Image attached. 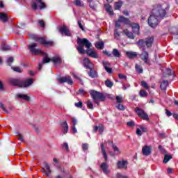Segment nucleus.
I'll return each instance as SVG.
<instances>
[{
    "mask_svg": "<svg viewBox=\"0 0 178 178\" xmlns=\"http://www.w3.org/2000/svg\"><path fill=\"white\" fill-rule=\"evenodd\" d=\"M75 106L76 108H82L83 107V102H79L75 103Z\"/></svg>",
    "mask_w": 178,
    "mask_h": 178,
    "instance_id": "obj_54",
    "label": "nucleus"
},
{
    "mask_svg": "<svg viewBox=\"0 0 178 178\" xmlns=\"http://www.w3.org/2000/svg\"><path fill=\"white\" fill-rule=\"evenodd\" d=\"M122 6H123V1H119L115 3L114 8L115 9V10H119V9L121 8Z\"/></svg>",
    "mask_w": 178,
    "mask_h": 178,
    "instance_id": "obj_32",
    "label": "nucleus"
},
{
    "mask_svg": "<svg viewBox=\"0 0 178 178\" xmlns=\"http://www.w3.org/2000/svg\"><path fill=\"white\" fill-rule=\"evenodd\" d=\"M86 105L88 108V109H94V104H92V102L90 100H88L87 102H86Z\"/></svg>",
    "mask_w": 178,
    "mask_h": 178,
    "instance_id": "obj_43",
    "label": "nucleus"
},
{
    "mask_svg": "<svg viewBox=\"0 0 178 178\" xmlns=\"http://www.w3.org/2000/svg\"><path fill=\"white\" fill-rule=\"evenodd\" d=\"M126 55L129 59H133L137 57V53L134 51H127Z\"/></svg>",
    "mask_w": 178,
    "mask_h": 178,
    "instance_id": "obj_24",
    "label": "nucleus"
},
{
    "mask_svg": "<svg viewBox=\"0 0 178 178\" xmlns=\"http://www.w3.org/2000/svg\"><path fill=\"white\" fill-rule=\"evenodd\" d=\"M72 126H76V124H77V120L74 118H72Z\"/></svg>",
    "mask_w": 178,
    "mask_h": 178,
    "instance_id": "obj_58",
    "label": "nucleus"
},
{
    "mask_svg": "<svg viewBox=\"0 0 178 178\" xmlns=\"http://www.w3.org/2000/svg\"><path fill=\"white\" fill-rule=\"evenodd\" d=\"M59 31L63 35H66V37H72V32L70 31L69 28H67V26L65 25L60 27Z\"/></svg>",
    "mask_w": 178,
    "mask_h": 178,
    "instance_id": "obj_10",
    "label": "nucleus"
},
{
    "mask_svg": "<svg viewBox=\"0 0 178 178\" xmlns=\"http://www.w3.org/2000/svg\"><path fill=\"white\" fill-rule=\"evenodd\" d=\"M101 149H102V152L103 154V158H104L105 161H108V154H106V152L105 151V149L104 148V143L101 144Z\"/></svg>",
    "mask_w": 178,
    "mask_h": 178,
    "instance_id": "obj_29",
    "label": "nucleus"
},
{
    "mask_svg": "<svg viewBox=\"0 0 178 178\" xmlns=\"http://www.w3.org/2000/svg\"><path fill=\"white\" fill-rule=\"evenodd\" d=\"M119 20L121 23H124V24H128L130 26V20L129 19L123 17V16H120Z\"/></svg>",
    "mask_w": 178,
    "mask_h": 178,
    "instance_id": "obj_25",
    "label": "nucleus"
},
{
    "mask_svg": "<svg viewBox=\"0 0 178 178\" xmlns=\"http://www.w3.org/2000/svg\"><path fill=\"white\" fill-rule=\"evenodd\" d=\"M138 47H139V48H145V46L147 48H151V47H152V44H154V37L151 36V37H148L145 39V40H139L138 42H136Z\"/></svg>",
    "mask_w": 178,
    "mask_h": 178,
    "instance_id": "obj_6",
    "label": "nucleus"
},
{
    "mask_svg": "<svg viewBox=\"0 0 178 178\" xmlns=\"http://www.w3.org/2000/svg\"><path fill=\"white\" fill-rule=\"evenodd\" d=\"M129 162L126 160L118 161L117 162V169H127Z\"/></svg>",
    "mask_w": 178,
    "mask_h": 178,
    "instance_id": "obj_12",
    "label": "nucleus"
},
{
    "mask_svg": "<svg viewBox=\"0 0 178 178\" xmlns=\"http://www.w3.org/2000/svg\"><path fill=\"white\" fill-rule=\"evenodd\" d=\"M83 65L86 69H94V64L87 58L83 59Z\"/></svg>",
    "mask_w": 178,
    "mask_h": 178,
    "instance_id": "obj_13",
    "label": "nucleus"
},
{
    "mask_svg": "<svg viewBox=\"0 0 178 178\" xmlns=\"http://www.w3.org/2000/svg\"><path fill=\"white\" fill-rule=\"evenodd\" d=\"M140 130L143 132V133H147V128L144 127L143 126L140 127Z\"/></svg>",
    "mask_w": 178,
    "mask_h": 178,
    "instance_id": "obj_62",
    "label": "nucleus"
},
{
    "mask_svg": "<svg viewBox=\"0 0 178 178\" xmlns=\"http://www.w3.org/2000/svg\"><path fill=\"white\" fill-rule=\"evenodd\" d=\"M141 84H142L143 87H144V88H146V90H149V86H148L147 82H145L144 81H141Z\"/></svg>",
    "mask_w": 178,
    "mask_h": 178,
    "instance_id": "obj_48",
    "label": "nucleus"
},
{
    "mask_svg": "<svg viewBox=\"0 0 178 178\" xmlns=\"http://www.w3.org/2000/svg\"><path fill=\"white\" fill-rule=\"evenodd\" d=\"M17 136H18V140H19V141H21V143H23V141H24V138L22 135V134L17 133Z\"/></svg>",
    "mask_w": 178,
    "mask_h": 178,
    "instance_id": "obj_47",
    "label": "nucleus"
},
{
    "mask_svg": "<svg viewBox=\"0 0 178 178\" xmlns=\"http://www.w3.org/2000/svg\"><path fill=\"white\" fill-rule=\"evenodd\" d=\"M15 59L13 57H9L6 59V63L8 65V66H12V63H13V61Z\"/></svg>",
    "mask_w": 178,
    "mask_h": 178,
    "instance_id": "obj_39",
    "label": "nucleus"
},
{
    "mask_svg": "<svg viewBox=\"0 0 178 178\" xmlns=\"http://www.w3.org/2000/svg\"><path fill=\"white\" fill-rule=\"evenodd\" d=\"M112 55L114 56L115 58H120V56H122V54H120V52H119V50L117 49H113Z\"/></svg>",
    "mask_w": 178,
    "mask_h": 178,
    "instance_id": "obj_33",
    "label": "nucleus"
},
{
    "mask_svg": "<svg viewBox=\"0 0 178 178\" xmlns=\"http://www.w3.org/2000/svg\"><path fill=\"white\" fill-rule=\"evenodd\" d=\"M61 127L63 129V133L64 134H66L67 131H69V125L67 124V122L66 121H63L61 122Z\"/></svg>",
    "mask_w": 178,
    "mask_h": 178,
    "instance_id": "obj_21",
    "label": "nucleus"
},
{
    "mask_svg": "<svg viewBox=\"0 0 178 178\" xmlns=\"http://www.w3.org/2000/svg\"><path fill=\"white\" fill-rule=\"evenodd\" d=\"M169 86V81H163L160 85V88L161 90H166V88Z\"/></svg>",
    "mask_w": 178,
    "mask_h": 178,
    "instance_id": "obj_35",
    "label": "nucleus"
},
{
    "mask_svg": "<svg viewBox=\"0 0 178 178\" xmlns=\"http://www.w3.org/2000/svg\"><path fill=\"white\" fill-rule=\"evenodd\" d=\"M79 46L76 47V49L81 55H84L87 54L90 58H94L95 59H98V53L95 50L90 49L92 47V44L88 40L83 38H78Z\"/></svg>",
    "mask_w": 178,
    "mask_h": 178,
    "instance_id": "obj_2",
    "label": "nucleus"
},
{
    "mask_svg": "<svg viewBox=\"0 0 178 178\" xmlns=\"http://www.w3.org/2000/svg\"><path fill=\"white\" fill-rule=\"evenodd\" d=\"M117 108L120 111H124V106H123V104H118Z\"/></svg>",
    "mask_w": 178,
    "mask_h": 178,
    "instance_id": "obj_55",
    "label": "nucleus"
},
{
    "mask_svg": "<svg viewBox=\"0 0 178 178\" xmlns=\"http://www.w3.org/2000/svg\"><path fill=\"white\" fill-rule=\"evenodd\" d=\"M30 38H32V40H35L37 42H39V44L44 47L51 46L53 44L52 41H47L45 38H38L36 35H31Z\"/></svg>",
    "mask_w": 178,
    "mask_h": 178,
    "instance_id": "obj_7",
    "label": "nucleus"
},
{
    "mask_svg": "<svg viewBox=\"0 0 178 178\" xmlns=\"http://www.w3.org/2000/svg\"><path fill=\"white\" fill-rule=\"evenodd\" d=\"M104 6H105V9H106V12H108V13H109V15H113V9L111 6V5L106 4Z\"/></svg>",
    "mask_w": 178,
    "mask_h": 178,
    "instance_id": "obj_31",
    "label": "nucleus"
},
{
    "mask_svg": "<svg viewBox=\"0 0 178 178\" xmlns=\"http://www.w3.org/2000/svg\"><path fill=\"white\" fill-rule=\"evenodd\" d=\"M140 96L142 97H147L148 95V93L147 92H145V90H140Z\"/></svg>",
    "mask_w": 178,
    "mask_h": 178,
    "instance_id": "obj_45",
    "label": "nucleus"
},
{
    "mask_svg": "<svg viewBox=\"0 0 178 178\" xmlns=\"http://www.w3.org/2000/svg\"><path fill=\"white\" fill-rule=\"evenodd\" d=\"M116 177H117V178H127V176L122 175L120 174V173H118V174L116 175Z\"/></svg>",
    "mask_w": 178,
    "mask_h": 178,
    "instance_id": "obj_59",
    "label": "nucleus"
},
{
    "mask_svg": "<svg viewBox=\"0 0 178 178\" xmlns=\"http://www.w3.org/2000/svg\"><path fill=\"white\" fill-rule=\"evenodd\" d=\"M10 83L12 86H15L17 87H19V88H26L27 87H30L31 84H33V79H29L26 80H24L21 81L19 79H15V78H10L9 79Z\"/></svg>",
    "mask_w": 178,
    "mask_h": 178,
    "instance_id": "obj_4",
    "label": "nucleus"
},
{
    "mask_svg": "<svg viewBox=\"0 0 178 178\" xmlns=\"http://www.w3.org/2000/svg\"><path fill=\"white\" fill-rule=\"evenodd\" d=\"M114 37L116 38V40H119V38L120 37V33L117 29H115L114 31Z\"/></svg>",
    "mask_w": 178,
    "mask_h": 178,
    "instance_id": "obj_46",
    "label": "nucleus"
},
{
    "mask_svg": "<svg viewBox=\"0 0 178 178\" xmlns=\"http://www.w3.org/2000/svg\"><path fill=\"white\" fill-rule=\"evenodd\" d=\"M63 147L65 148V149H67V151H69V145L67 143L63 144Z\"/></svg>",
    "mask_w": 178,
    "mask_h": 178,
    "instance_id": "obj_63",
    "label": "nucleus"
},
{
    "mask_svg": "<svg viewBox=\"0 0 178 178\" xmlns=\"http://www.w3.org/2000/svg\"><path fill=\"white\" fill-rule=\"evenodd\" d=\"M17 97L21 99H24V101H30V97L27 96V95L19 93Z\"/></svg>",
    "mask_w": 178,
    "mask_h": 178,
    "instance_id": "obj_27",
    "label": "nucleus"
},
{
    "mask_svg": "<svg viewBox=\"0 0 178 178\" xmlns=\"http://www.w3.org/2000/svg\"><path fill=\"white\" fill-rule=\"evenodd\" d=\"M103 66L106 70V72H107V73H112V68H111V63L108 62V61H103Z\"/></svg>",
    "mask_w": 178,
    "mask_h": 178,
    "instance_id": "obj_20",
    "label": "nucleus"
},
{
    "mask_svg": "<svg viewBox=\"0 0 178 178\" xmlns=\"http://www.w3.org/2000/svg\"><path fill=\"white\" fill-rule=\"evenodd\" d=\"M103 53L104 54V55H106L107 56H108V58H112V54L106 50L104 51Z\"/></svg>",
    "mask_w": 178,
    "mask_h": 178,
    "instance_id": "obj_53",
    "label": "nucleus"
},
{
    "mask_svg": "<svg viewBox=\"0 0 178 178\" xmlns=\"http://www.w3.org/2000/svg\"><path fill=\"white\" fill-rule=\"evenodd\" d=\"M90 8L92 9V10H97V4L94 3L92 0H88Z\"/></svg>",
    "mask_w": 178,
    "mask_h": 178,
    "instance_id": "obj_36",
    "label": "nucleus"
},
{
    "mask_svg": "<svg viewBox=\"0 0 178 178\" xmlns=\"http://www.w3.org/2000/svg\"><path fill=\"white\" fill-rule=\"evenodd\" d=\"M128 127H134L136 126V123L133 121H129L127 123Z\"/></svg>",
    "mask_w": 178,
    "mask_h": 178,
    "instance_id": "obj_50",
    "label": "nucleus"
},
{
    "mask_svg": "<svg viewBox=\"0 0 178 178\" xmlns=\"http://www.w3.org/2000/svg\"><path fill=\"white\" fill-rule=\"evenodd\" d=\"M170 6L168 2H163L153 6L152 14L148 18V24L152 29H155L159 23V19L166 17Z\"/></svg>",
    "mask_w": 178,
    "mask_h": 178,
    "instance_id": "obj_1",
    "label": "nucleus"
},
{
    "mask_svg": "<svg viewBox=\"0 0 178 178\" xmlns=\"http://www.w3.org/2000/svg\"><path fill=\"white\" fill-rule=\"evenodd\" d=\"M74 3L76 6H79V7H83L84 6V4H83V2H81V0H74Z\"/></svg>",
    "mask_w": 178,
    "mask_h": 178,
    "instance_id": "obj_41",
    "label": "nucleus"
},
{
    "mask_svg": "<svg viewBox=\"0 0 178 178\" xmlns=\"http://www.w3.org/2000/svg\"><path fill=\"white\" fill-rule=\"evenodd\" d=\"M12 70L16 72L17 73H22L23 72L20 67H11Z\"/></svg>",
    "mask_w": 178,
    "mask_h": 178,
    "instance_id": "obj_42",
    "label": "nucleus"
},
{
    "mask_svg": "<svg viewBox=\"0 0 178 178\" xmlns=\"http://www.w3.org/2000/svg\"><path fill=\"white\" fill-rule=\"evenodd\" d=\"M148 52L145 51V49L143 48V52L140 54V58L142 60H144L145 63H148Z\"/></svg>",
    "mask_w": 178,
    "mask_h": 178,
    "instance_id": "obj_15",
    "label": "nucleus"
},
{
    "mask_svg": "<svg viewBox=\"0 0 178 178\" xmlns=\"http://www.w3.org/2000/svg\"><path fill=\"white\" fill-rule=\"evenodd\" d=\"M135 111L136 112L138 116L140 118V119H143V120H149V117H148V115L144 110L140 108H136Z\"/></svg>",
    "mask_w": 178,
    "mask_h": 178,
    "instance_id": "obj_9",
    "label": "nucleus"
},
{
    "mask_svg": "<svg viewBox=\"0 0 178 178\" xmlns=\"http://www.w3.org/2000/svg\"><path fill=\"white\" fill-rule=\"evenodd\" d=\"M58 82L60 83H67L70 86H72L73 81L72 80V77L70 76H65L61 78L58 79Z\"/></svg>",
    "mask_w": 178,
    "mask_h": 178,
    "instance_id": "obj_11",
    "label": "nucleus"
},
{
    "mask_svg": "<svg viewBox=\"0 0 178 178\" xmlns=\"http://www.w3.org/2000/svg\"><path fill=\"white\" fill-rule=\"evenodd\" d=\"M89 93L90 94L91 97L93 99V102H95V104H97V105H99V102H104V101L106 99V97H105L104 94L94 90H90Z\"/></svg>",
    "mask_w": 178,
    "mask_h": 178,
    "instance_id": "obj_5",
    "label": "nucleus"
},
{
    "mask_svg": "<svg viewBox=\"0 0 178 178\" xmlns=\"http://www.w3.org/2000/svg\"><path fill=\"white\" fill-rule=\"evenodd\" d=\"M42 172L46 175L47 177H51V173L52 171H51V168L49 167V165L47 163H44V168H42Z\"/></svg>",
    "mask_w": 178,
    "mask_h": 178,
    "instance_id": "obj_14",
    "label": "nucleus"
},
{
    "mask_svg": "<svg viewBox=\"0 0 178 178\" xmlns=\"http://www.w3.org/2000/svg\"><path fill=\"white\" fill-rule=\"evenodd\" d=\"M32 8L33 10H37L38 8L40 10L45 9L47 8V6L45 5V3L42 2V0H35L32 2L31 3Z\"/></svg>",
    "mask_w": 178,
    "mask_h": 178,
    "instance_id": "obj_8",
    "label": "nucleus"
},
{
    "mask_svg": "<svg viewBox=\"0 0 178 178\" xmlns=\"http://www.w3.org/2000/svg\"><path fill=\"white\" fill-rule=\"evenodd\" d=\"M115 99H116L117 102H118V104L123 102V97H122L120 96H116Z\"/></svg>",
    "mask_w": 178,
    "mask_h": 178,
    "instance_id": "obj_51",
    "label": "nucleus"
},
{
    "mask_svg": "<svg viewBox=\"0 0 178 178\" xmlns=\"http://www.w3.org/2000/svg\"><path fill=\"white\" fill-rule=\"evenodd\" d=\"M124 34L128 37V38H130L131 40H134V34L132 33V32H130L127 29H124L123 31Z\"/></svg>",
    "mask_w": 178,
    "mask_h": 178,
    "instance_id": "obj_23",
    "label": "nucleus"
},
{
    "mask_svg": "<svg viewBox=\"0 0 178 178\" xmlns=\"http://www.w3.org/2000/svg\"><path fill=\"white\" fill-rule=\"evenodd\" d=\"M151 147L149 146H144L142 149V153L143 155H145V156H148V155H151Z\"/></svg>",
    "mask_w": 178,
    "mask_h": 178,
    "instance_id": "obj_16",
    "label": "nucleus"
},
{
    "mask_svg": "<svg viewBox=\"0 0 178 178\" xmlns=\"http://www.w3.org/2000/svg\"><path fill=\"white\" fill-rule=\"evenodd\" d=\"M108 144L111 145L115 155H120V154H122L120 149H119L116 145L113 144V142L108 141Z\"/></svg>",
    "mask_w": 178,
    "mask_h": 178,
    "instance_id": "obj_18",
    "label": "nucleus"
},
{
    "mask_svg": "<svg viewBox=\"0 0 178 178\" xmlns=\"http://www.w3.org/2000/svg\"><path fill=\"white\" fill-rule=\"evenodd\" d=\"M99 131L100 134H102V133L104 132V125L102 124L99 125Z\"/></svg>",
    "mask_w": 178,
    "mask_h": 178,
    "instance_id": "obj_56",
    "label": "nucleus"
},
{
    "mask_svg": "<svg viewBox=\"0 0 178 178\" xmlns=\"http://www.w3.org/2000/svg\"><path fill=\"white\" fill-rule=\"evenodd\" d=\"M108 168H109V166L108 165V164L106 163H102L100 165V169H102L103 173H104V175H109L110 172L109 170L108 169Z\"/></svg>",
    "mask_w": 178,
    "mask_h": 178,
    "instance_id": "obj_17",
    "label": "nucleus"
},
{
    "mask_svg": "<svg viewBox=\"0 0 178 178\" xmlns=\"http://www.w3.org/2000/svg\"><path fill=\"white\" fill-rule=\"evenodd\" d=\"M78 25L81 30H82V31H86V29H84V26H83V24H81V21H78Z\"/></svg>",
    "mask_w": 178,
    "mask_h": 178,
    "instance_id": "obj_52",
    "label": "nucleus"
},
{
    "mask_svg": "<svg viewBox=\"0 0 178 178\" xmlns=\"http://www.w3.org/2000/svg\"><path fill=\"white\" fill-rule=\"evenodd\" d=\"M35 47H37V43H32L31 45L29 46V49L31 54H33V55H43L44 56L42 58V63H39V70H41L42 69V65H45V63H49L52 59L49 58L48 57V55L43 51H42L40 49H35Z\"/></svg>",
    "mask_w": 178,
    "mask_h": 178,
    "instance_id": "obj_3",
    "label": "nucleus"
},
{
    "mask_svg": "<svg viewBox=\"0 0 178 178\" xmlns=\"http://www.w3.org/2000/svg\"><path fill=\"white\" fill-rule=\"evenodd\" d=\"M165 114L167 116H172V113L169 110H165Z\"/></svg>",
    "mask_w": 178,
    "mask_h": 178,
    "instance_id": "obj_64",
    "label": "nucleus"
},
{
    "mask_svg": "<svg viewBox=\"0 0 178 178\" xmlns=\"http://www.w3.org/2000/svg\"><path fill=\"white\" fill-rule=\"evenodd\" d=\"M118 77L120 79H124V80H126V79H127V76L126 75H124L123 74H119Z\"/></svg>",
    "mask_w": 178,
    "mask_h": 178,
    "instance_id": "obj_57",
    "label": "nucleus"
},
{
    "mask_svg": "<svg viewBox=\"0 0 178 178\" xmlns=\"http://www.w3.org/2000/svg\"><path fill=\"white\" fill-rule=\"evenodd\" d=\"M0 20L3 22V23H6V22H8V15L4 13H0Z\"/></svg>",
    "mask_w": 178,
    "mask_h": 178,
    "instance_id": "obj_28",
    "label": "nucleus"
},
{
    "mask_svg": "<svg viewBox=\"0 0 178 178\" xmlns=\"http://www.w3.org/2000/svg\"><path fill=\"white\" fill-rule=\"evenodd\" d=\"M136 134L137 136H142L143 133H141V129H139L138 128L136 129Z\"/></svg>",
    "mask_w": 178,
    "mask_h": 178,
    "instance_id": "obj_60",
    "label": "nucleus"
},
{
    "mask_svg": "<svg viewBox=\"0 0 178 178\" xmlns=\"http://www.w3.org/2000/svg\"><path fill=\"white\" fill-rule=\"evenodd\" d=\"M0 108L2 109V111H3L4 113H9V110L6 109V108H5V105L1 102Z\"/></svg>",
    "mask_w": 178,
    "mask_h": 178,
    "instance_id": "obj_44",
    "label": "nucleus"
},
{
    "mask_svg": "<svg viewBox=\"0 0 178 178\" xmlns=\"http://www.w3.org/2000/svg\"><path fill=\"white\" fill-rule=\"evenodd\" d=\"M95 45L97 49H104L105 43H104V42L102 41H99V42H96Z\"/></svg>",
    "mask_w": 178,
    "mask_h": 178,
    "instance_id": "obj_26",
    "label": "nucleus"
},
{
    "mask_svg": "<svg viewBox=\"0 0 178 178\" xmlns=\"http://www.w3.org/2000/svg\"><path fill=\"white\" fill-rule=\"evenodd\" d=\"M82 149H83V151H84V152H86V151H87V149H88V143L82 144Z\"/></svg>",
    "mask_w": 178,
    "mask_h": 178,
    "instance_id": "obj_49",
    "label": "nucleus"
},
{
    "mask_svg": "<svg viewBox=\"0 0 178 178\" xmlns=\"http://www.w3.org/2000/svg\"><path fill=\"white\" fill-rule=\"evenodd\" d=\"M172 159V155L170 154H165L164 156V159H163V163H168L169 161Z\"/></svg>",
    "mask_w": 178,
    "mask_h": 178,
    "instance_id": "obj_38",
    "label": "nucleus"
},
{
    "mask_svg": "<svg viewBox=\"0 0 178 178\" xmlns=\"http://www.w3.org/2000/svg\"><path fill=\"white\" fill-rule=\"evenodd\" d=\"M0 49H1V51L6 52V51H10V46H9L8 44H5L4 43H3L1 46Z\"/></svg>",
    "mask_w": 178,
    "mask_h": 178,
    "instance_id": "obj_30",
    "label": "nucleus"
},
{
    "mask_svg": "<svg viewBox=\"0 0 178 178\" xmlns=\"http://www.w3.org/2000/svg\"><path fill=\"white\" fill-rule=\"evenodd\" d=\"M90 72H88V76L91 77L92 79H95V77H98V74H97V72L94 70V68H89Z\"/></svg>",
    "mask_w": 178,
    "mask_h": 178,
    "instance_id": "obj_22",
    "label": "nucleus"
},
{
    "mask_svg": "<svg viewBox=\"0 0 178 178\" xmlns=\"http://www.w3.org/2000/svg\"><path fill=\"white\" fill-rule=\"evenodd\" d=\"M38 23H39V24H40V26H42V27H45V23L44 22V21L40 20V21L38 22Z\"/></svg>",
    "mask_w": 178,
    "mask_h": 178,
    "instance_id": "obj_61",
    "label": "nucleus"
},
{
    "mask_svg": "<svg viewBox=\"0 0 178 178\" xmlns=\"http://www.w3.org/2000/svg\"><path fill=\"white\" fill-rule=\"evenodd\" d=\"M135 69L137 73H138L139 74H141V73H143V70L141 65H138V64H136Z\"/></svg>",
    "mask_w": 178,
    "mask_h": 178,
    "instance_id": "obj_37",
    "label": "nucleus"
},
{
    "mask_svg": "<svg viewBox=\"0 0 178 178\" xmlns=\"http://www.w3.org/2000/svg\"><path fill=\"white\" fill-rule=\"evenodd\" d=\"M105 86H106L108 88H112V87H113V82L111 81L109 79H107L105 81Z\"/></svg>",
    "mask_w": 178,
    "mask_h": 178,
    "instance_id": "obj_40",
    "label": "nucleus"
},
{
    "mask_svg": "<svg viewBox=\"0 0 178 178\" xmlns=\"http://www.w3.org/2000/svg\"><path fill=\"white\" fill-rule=\"evenodd\" d=\"M129 26L132 27V31H134V34L140 35V25L138 24H131Z\"/></svg>",
    "mask_w": 178,
    "mask_h": 178,
    "instance_id": "obj_19",
    "label": "nucleus"
},
{
    "mask_svg": "<svg viewBox=\"0 0 178 178\" xmlns=\"http://www.w3.org/2000/svg\"><path fill=\"white\" fill-rule=\"evenodd\" d=\"M52 62H54V63H62V59L60 58V57H59V56H56L52 58L51 59Z\"/></svg>",
    "mask_w": 178,
    "mask_h": 178,
    "instance_id": "obj_34",
    "label": "nucleus"
}]
</instances>
